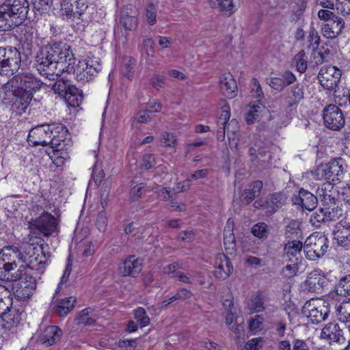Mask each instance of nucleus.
Wrapping results in <instances>:
<instances>
[{"mask_svg":"<svg viewBox=\"0 0 350 350\" xmlns=\"http://www.w3.org/2000/svg\"><path fill=\"white\" fill-rule=\"evenodd\" d=\"M72 51L70 46L64 42H55L42 48L36 57L37 70L42 75H46L50 80L54 76H60L72 67Z\"/></svg>","mask_w":350,"mask_h":350,"instance_id":"nucleus-1","label":"nucleus"},{"mask_svg":"<svg viewBox=\"0 0 350 350\" xmlns=\"http://www.w3.org/2000/svg\"><path fill=\"white\" fill-rule=\"evenodd\" d=\"M46 85L29 71H22L6 82L3 85L5 92H11L15 97L13 107L18 113L25 112L32 100L33 94Z\"/></svg>","mask_w":350,"mask_h":350,"instance_id":"nucleus-2","label":"nucleus"},{"mask_svg":"<svg viewBox=\"0 0 350 350\" xmlns=\"http://www.w3.org/2000/svg\"><path fill=\"white\" fill-rule=\"evenodd\" d=\"M68 135V129L60 123L41 124L31 129L27 137L30 146H45L57 145V142H64Z\"/></svg>","mask_w":350,"mask_h":350,"instance_id":"nucleus-3","label":"nucleus"},{"mask_svg":"<svg viewBox=\"0 0 350 350\" xmlns=\"http://www.w3.org/2000/svg\"><path fill=\"white\" fill-rule=\"evenodd\" d=\"M24 252L25 254H22L14 249V257L21 262L18 269L31 273L33 270H40L44 268L47 258L40 246L27 243L24 245Z\"/></svg>","mask_w":350,"mask_h":350,"instance_id":"nucleus-4","label":"nucleus"},{"mask_svg":"<svg viewBox=\"0 0 350 350\" xmlns=\"http://www.w3.org/2000/svg\"><path fill=\"white\" fill-rule=\"evenodd\" d=\"M73 61L70 65L72 68L66 70L68 74H73L75 79L81 83H85L92 80L100 70L101 64L100 59L96 57H88L80 60L76 64V59L72 53Z\"/></svg>","mask_w":350,"mask_h":350,"instance_id":"nucleus-5","label":"nucleus"},{"mask_svg":"<svg viewBox=\"0 0 350 350\" xmlns=\"http://www.w3.org/2000/svg\"><path fill=\"white\" fill-rule=\"evenodd\" d=\"M346 169L344 159L337 158L319 165L314 172V176L317 180H325L336 185L343 179Z\"/></svg>","mask_w":350,"mask_h":350,"instance_id":"nucleus-6","label":"nucleus"},{"mask_svg":"<svg viewBox=\"0 0 350 350\" xmlns=\"http://www.w3.org/2000/svg\"><path fill=\"white\" fill-rule=\"evenodd\" d=\"M21 64V53L15 47H0V75L8 77L13 76Z\"/></svg>","mask_w":350,"mask_h":350,"instance_id":"nucleus-7","label":"nucleus"},{"mask_svg":"<svg viewBox=\"0 0 350 350\" xmlns=\"http://www.w3.org/2000/svg\"><path fill=\"white\" fill-rule=\"evenodd\" d=\"M329 299H311L306 301L302 308V313L312 323H319L326 320L330 312Z\"/></svg>","mask_w":350,"mask_h":350,"instance_id":"nucleus-8","label":"nucleus"},{"mask_svg":"<svg viewBox=\"0 0 350 350\" xmlns=\"http://www.w3.org/2000/svg\"><path fill=\"white\" fill-rule=\"evenodd\" d=\"M328 247L327 238L321 232H316L305 241L304 251L306 258L310 260H315L324 256Z\"/></svg>","mask_w":350,"mask_h":350,"instance_id":"nucleus-9","label":"nucleus"},{"mask_svg":"<svg viewBox=\"0 0 350 350\" xmlns=\"http://www.w3.org/2000/svg\"><path fill=\"white\" fill-rule=\"evenodd\" d=\"M62 14L67 18H72L77 24L87 23L88 16L85 12L88 8L87 0H64L62 3Z\"/></svg>","mask_w":350,"mask_h":350,"instance_id":"nucleus-10","label":"nucleus"},{"mask_svg":"<svg viewBox=\"0 0 350 350\" xmlns=\"http://www.w3.org/2000/svg\"><path fill=\"white\" fill-rule=\"evenodd\" d=\"M340 78V70L333 66L322 67L318 74L320 84L324 89L329 91H336Z\"/></svg>","mask_w":350,"mask_h":350,"instance_id":"nucleus-11","label":"nucleus"},{"mask_svg":"<svg viewBox=\"0 0 350 350\" xmlns=\"http://www.w3.org/2000/svg\"><path fill=\"white\" fill-rule=\"evenodd\" d=\"M31 228L36 229L44 236L52 234L57 230V221L51 214L43 211L38 217L32 219Z\"/></svg>","mask_w":350,"mask_h":350,"instance_id":"nucleus-12","label":"nucleus"},{"mask_svg":"<svg viewBox=\"0 0 350 350\" xmlns=\"http://www.w3.org/2000/svg\"><path fill=\"white\" fill-rule=\"evenodd\" d=\"M14 255V249L5 247L0 252V279L2 280H12L15 273L12 271L17 267L15 260H12V255Z\"/></svg>","mask_w":350,"mask_h":350,"instance_id":"nucleus-13","label":"nucleus"},{"mask_svg":"<svg viewBox=\"0 0 350 350\" xmlns=\"http://www.w3.org/2000/svg\"><path fill=\"white\" fill-rule=\"evenodd\" d=\"M329 282V279L327 278V275L325 274L321 269H317L308 274L304 285L308 291L320 293L328 285Z\"/></svg>","mask_w":350,"mask_h":350,"instance_id":"nucleus-14","label":"nucleus"},{"mask_svg":"<svg viewBox=\"0 0 350 350\" xmlns=\"http://www.w3.org/2000/svg\"><path fill=\"white\" fill-rule=\"evenodd\" d=\"M323 120L327 127L334 131L340 129L345 124L341 110L334 105H329L323 110Z\"/></svg>","mask_w":350,"mask_h":350,"instance_id":"nucleus-15","label":"nucleus"},{"mask_svg":"<svg viewBox=\"0 0 350 350\" xmlns=\"http://www.w3.org/2000/svg\"><path fill=\"white\" fill-rule=\"evenodd\" d=\"M230 118V108L228 106H225L222 108L220 116L217 120V137L218 140H224L226 132H227L228 139H231V137L229 135L230 127L235 129L237 126V122L235 120H232L228 122Z\"/></svg>","mask_w":350,"mask_h":350,"instance_id":"nucleus-16","label":"nucleus"},{"mask_svg":"<svg viewBox=\"0 0 350 350\" xmlns=\"http://www.w3.org/2000/svg\"><path fill=\"white\" fill-rule=\"evenodd\" d=\"M5 5V8L18 22L22 24L29 10V2L27 0H5L2 3Z\"/></svg>","mask_w":350,"mask_h":350,"instance_id":"nucleus-17","label":"nucleus"},{"mask_svg":"<svg viewBox=\"0 0 350 350\" xmlns=\"http://www.w3.org/2000/svg\"><path fill=\"white\" fill-rule=\"evenodd\" d=\"M110 192V186L104 183L100 190V202L102 208L105 209L108 206V198ZM108 224L107 213L105 210L100 211L98 214L96 226L99 231L105 232Z\"/></svg>","mask_w":350,"mask_h":350,"instance_id":"nucleus-18","label":"nucleus"},{"mask_svg":"<svg viewBox=\"0 0 350 350\" xmlns=\"http://www.w3.org/2000/svg\"><path fill=\"white\" fill-rule=\"evenodd\" d=\"M8 310H2L0 313V317L3 321V327L6 329H11L14 327H16L21 323V314L19 310L15 308L11 307L12 301L11 299L7 298Z\"/></svg>","mask_w":350,"mask_h":350,"instance_id":"nucleus-19","label":"nucleus"},{"mask_svg":"<svg viewBox=\"0 0 350 350\" xmlns=\"http://www.w3.org/2000/svg\"><path fill=\"white\" fill-rule=\"evenodd\" d=\"M292 202L293 204L300 206L303 209L311 211L317 206V198L307 190L300 189L297 193L293 196Z\"/></svg>","mask_w":350,"mask_h":350,"instance_id":"nucleus-20","label":"nucleus"},{"mask_svg":"<svg viewBox=\"0 0 350 350\" xmlns=\"http://www.w3.org/2000/svg\"><path fill=\"white\" fill-rule=\"evenodd\" d=\"M321 337L328 341L345 344L346 339L344 336L342 329L336 323H329L323 328Z\"/></svg>","mask_w":350,"mask_h":350,"instance_id":"nucleus-21","label":"nucleus"},{"mask_svg":"<svg viewBox=\"0 0 350 350\" xmlns=\"http://www.w3.org/2000/svg\"><path fill=\"white\" fill-rule=\"evenodd\" d=\"M214 266V275L220 280H225L228 278L233 271L231 262L224 254H219L216 256Z\"/></svg>","mask_w":350,"mask_h":350,"instance_id":"nucleus-22","label":"nucleus"},{"mask_svg":"<svg viewBox=\"0 0 350 350\" xmlns=\"http://www.w3.org/2000/svg\"><path fill=\"white\" fill-rule=\"evenodd\" d=\"M138 25V21L135 16V12L131 6H126L121 11V17L120 19V25L126 31L135 30ZM122 32V36L126 40V33Z\"/></svg>","mask_w":350,"mask_h":350,"instance_id":"nucleus-23","label":"nucleus"},{"mask_svg":"<svg viewBox=\"0 0 350 350\" xmlns=\"http://www.w3.org/2000/svg\"><path fill=\"white\" fill-rule=\"evenodd\" d=\"M345 27L344 20L339 17H335L328 23L323 24L321 27L322 35L327 39H334L337 38Z\"/></svg>","mask_w":350,"mask_h":350,"instance_id":"nucleus-24","label":"nucleus"},{"mask_svg":"<svg viewBox=\"0 0 350 350\" xmlns=\"http://www.w3.org/2000/svg\"><path fill=\"white\" fill-rule=\"evenodd\" d=\"M286 196L283 193H275L271 195L269 201L262 202L261 200L256 201L254 205L257 208L269 209L270 213H275L277 210L282 208L286 202Z\"/></svg>","mask_w":350,"mask_h":350,"instance_id":"nucleus-25","label":"nucleus"},{"mask_svg":"<svg viewBox=\"0 0 350 350\" xmlns=\"http://www.w3.org/2000/svg\"><path fill=\"white\" fill-rule=\"evenodd\" d=\"M334 239L339 245H350V226L347 222H339L333 230Z\"/></svg>","mask_w":350,"mask_h":350,"instance_id":"nucleus-26","label":"nucleus"},{"mask_svg":"<svg viewBox=\"0 0 350 350\" xmlns=\"http://www.w3.org/2000/svg\"><path fill=\"white\" fill-rule=\"evenodd\" d=\"M323 210L325 211L327 222L336 221L342 214V209L336 206V200L330 196H324L323 200Z\"/></svg>","mask_w":350,"mask_h":350,"instance_id":"nucleus-27","label":"nucleus"},{"mask_svg":"<svg viewBox=\"0 0 350 350\" xmlns=\"http://www.w3.org/2000/svg\"><path fill=\"white\" fill-rule=\"evenodd\" d=\"M64 144L57 142V145L51 146L47 154L53 163L57 167L63 165L66 161L70 159L68 152L63 149Z\"/></svg>","mask_w":350,"mask_h":350,"instance_id":"nucleus-28","label":"nucleus"},{"mask_svg":"<svg viewBox=\"0 0 350 350\" xmlns=\"http://www.w3.org/2000/svg\"><path fill=\"white\" fill-rule=\"evenodd\" d=\"M5 8V5H0V31H5L13 29L21 25L18 20H16Z\"/></svg>","mask_w":350,"mask_h":350,"instance_id":"nucleus-29","label":"nucleus"},{"mask_svg":"<svg viewBox=\"0 0 350 350\" xmlns=\"http://www.w3.org/2000/svg\"><path fill=\"white\" fill-rule=\"evenodd\" d=\"M142 263L134 256L126 258L123 264L119 267V273L122 276L132 275L135 277L141 271Z\"/></svg>","mask_w":350,"mask_h":350,"instance_id":"nucleus-30","label":"nucleus"},{"mask_svg":"<svg viewBox=\"0 0 350 350\" xmlns=\"http://www.w3.org/2000/svg\"><path fill=\"white\" fill-rule=\"evenodd\" d=\"M305 86L303 83H297L291 87L288 94L285 98L288 107L297 106L304 99L305 94Z\"/></svg>","mask_w":350,"mask_h":350,"instance_id":"nucleus-31","label":"nucleus"},{"mask_svg":"<svg viewBox=\"0 0 350 350\" xmlns=\"http://www.w3.org/2000/svg\"><path fill=\"white\" fill-rule=\"evenodd\" d=\"M219 86L222 94L227 98H232L236 96L237 85L231 75L222 76L220 78Z\"/></svg>","mask_w":350,"mask_h":350,"instance_id":"nucleus-32","label":"nucleus"},{"mask_svg":"<svg viewBox=\"0 0 350 350\" xmlns=\"http://www.w3.org/2000/svg\"><path fill=\"white\" fill-rule=\"evenodd\" d=\"M302 248H304V246L301 241L287 240L284 247V255L288 258V260H299Z\"/></svg>","mask_w":350,"mask_h":350,"instance_id":"nucleus-33","label":"nucleus"},{"mask_svg":"<svg viewBox=\"0 0 350 350\" xmlns=\"http://www.w3.org/2000/svg\"><path fill=\"white\" fill-rule=\"evenodd\" d=\"M61 333L62 332L58 327L55 325L48 326L40 334L39 340L46 346H51L59 339Z\"/></svg>","mask_w":350,"mask_h":350,"instance_id":"nucleus-34","label":"nucleus"},{"mask_svg":"<svg viewBox=\"0 0 350 350\" xmlns=\"http://www.w3.org/2000/svg\"><path fill=\"white\" fill-rule=\"evenodd\" d=\"M21 280V286H25L27 289L35 291L36 288V280L32 275V273L25 271L24 269H18L12 280Z\"/></svg>","mask_w":350,"mask_h":350,"instance_id":"nucleus-35","label":"nucleus"},{"mask_svg":"<svg viewBox=\"0 0 350 350\" xmlns=\"http://www.w3.org/2000/svg\"><path fill=\"white\" fill-rule=\"evenodd\" d=\"M76 302V297L72 296L59 299L56 303L55 312L60 317H64L73 309Z\"/></svg>","mask_w":350,"mask_h":350,"instance_id":"nucleus-36","label":"nucleus"},{"mask_svg":"<svg viewBox=\"0 0 350 350\" xmlns=\"http://www.w3.org/2000/svg\"><path fill=\"white\" fill-rule=\"evenodd\" d=\"M64 97L68 105L72 107H79L83 100L81 90L72 85L70 88H68Z\"/></svg>","mask_w":350,"mask_h":350,"instance_id":"nucleus-37","label":"nucleus"},{"mask_svg":"<svg viewBox=\"0 0 350 350\" xmlns=\"http://www.w3.org/2000/svg\"><path fill=\"white\" fill-rule=\"evenodd\" d=\"M348 296L350 295V275L341 278L335 286L334 292H331L327 295V299H334V296Z\"/></svg>","mask_w":350,"mask_h":350,"instance_id":"nucleus-38","label":"nucleus"},{"mask_svg":"<svg viewBox=\"0 0 350 350\" xmlns=\"http://www.w3.org/2000/svg\"><path fill=\"white\" fill-rule=\"evenodd\" d=\"M299 220H291L285 227L284 235L286 240H298L302 234Z\"/></svg>","mask_w":350,"mask_h":350,"instance_id":"nucleus-39","label":"nucleus"},{"mask_svg":"<svg viewBox=\"0 0 350 350\" xmlns=\"http://www.w3.org/2000/svg\"><path fill=\"white\" fill-rule=\"evenodd\" d=\"M71 85H72L69 79L61 78L55 82L50 83L49 84L46 83V85H44L42 88L47 90V88H50L54 93L63 95L64 96L68 90V88H70Z\"/></svg>","mask_w":350,"mask_h":350,"instance_id":"nucleus-40","label":"nucleus"},{"mask_svg":"<svg viewBox=\"0 0 350 350\" xmlns=\"http://www.w3.org/2000/svg\"><path fill=\"white\" fill-rule=\"evenodd\" d=\"M264 109L262 104L256 100L254 103H251L249 106V109L245 115V120L248 124H253L258 120L260 113Z\"/></svg>","mask_w":350,"mask_h":350,"instance_id":"nucleus-41","label":"nucleus"},{"mask_svg":"<svg viewBox=\"0 0 350 350\" xmlns=\"http://www.w3.org/2000/svg\"><path fill=\"white\" fill-rule=\"evenodd\" d=\"M96 315L90 308H87L81 310L75 319L77 324L84 325H92L96 322Z\"/></svg>","mask_w":350,"mask_h":350,"instance_id":"nucleus-42","label":"nucleus"},{"mask_svg":"<svg viewBox=\"0 0 350 350\" xmlns=\"http://www.w3.org/2000/svg\"><path fill=\"white\" fill-rule=\"evenodd\" d=\"M217 4L221 12L230 16L237 10L239 0H219Z\"/></svg>","mask_w":350,"mask_h":350,"instance_id":"nucleus-43","label":"nucleus"},{"mask_svg":"<svg viewBox=\"0 0 350 350\" xmlns=\"http://www.w3.org/2000/svg\"><path fill=\"white\" fill-rule=\"evenodd\" d=\"M338 319L343 323H350V299L343 301L336 308Z\"/></svg>","mask_w":350,"mask_h":350,"instance_id":"nucleus-44","label":"nucleus"},{"mask_svg":"<svg viewBox=\"0 0 350 350\" xmlns=\"http://www.w3.org/2000/svg\"><path fill=\"white\" fill-rule=\"evenodd\" d=\"M293 64L295 66L298 72H304L308 67L307 57L304 50L300 51L295 55L293 59Z\"/></svg>","mask_w":350,"mask_h":350,"instance_id":"nucleus-45","label":"nucleus"},{"mask_svg":"<svg viewBox=\"0 0 350 350\" xmlns=\"http://www.w3.org/2000/svg\"><path fill=\"white\" fill-rule=\"evenodd\" d=\"M152 191L153 193L157 194L159 198L164 201H169L174 195L170 188L164 187L158 185L153 187L152 188Z\"/></svg>","mask_w":350,"mask_h":350,"instance_id":"nucleus-46","label":"nucleus"},{"mask_svg":"<svg viewBox=\"0 0 350 350\" xmlns=\"http://www.w3.org/2000/svg\"><path fill=\"white\" fill-rule=\"evenodd\" d=\"M264 318L260 315H255L248 322L250 331L256 334L263 328Z\"/></svg>","mask_w":350,"mask_h":350,"instance_id":"nucleus-47","label":"nucleus"},{"mask_svg":"<svg viewBox=\"0 0 350 350\" xmlns=\"http://www.w3.org/2000/svg\"><path fill=\"white\" fill-rule=\"evenodd\" d=\"M249 309L254 312H261L265 310L264 301L260 295L254 296L248 304Z\"/></svg>","mask_w":350,"mask_h":350,"instance_id":"nucleus-48","label":"nucleus"},{"mask_svg":"<svg viewBox=\"0 0 350 350\" xmlns=\"http://www.w3.org/2000/svg\"><path fill=\"white\" fill-rule=\"evenodd\" d=\"M291 264H287L282 270V275L286 278H291L294 277L298 271V262L299 260H289Z\"/></svg>","mask_w":350,"mask_h":350,"instance_id":"nucleus-49","label":"nucleus"},{"mask_svg":"<svg viewBox=\"0 0 350 350\" xmlns=\"http://www.w3.org/2000/svg\"><path fill=\"white\" fill-rule=\"evenodd\" d=\"M135 318L141 327L147 326L149 324L150 319L146 314L145 310L139 307L135 311Z\"/></svg>","mask_w":350,"mask_h":350,"instance_id":"nucleus-50","label":"nucleus"},{"mask_svg":"<svg viewBox=\"0 0 350 350\" xmlns=\"http://www.w3.org/2000/svg\"><path fill=\"white\" fill-rule=\"evenodd\" d=\"M252 232L258 238H266L268 234L267 225L265 223L256 224L252 227Z\"/></svg>","mask_w":350,"mask_h":350,"instance_id":"nucleus-51","label":"nucleus"},{"mask_svg":"<svg viewBox=\"0 0 350 350\" xmlns=\"http://www.w3.org/2000/svg\"><path fill=\"white\" fill-rule=\"evenodd\" d=\"M157 10L156 6L150 3L146 8V19L150 25H154L157 22Z\"/></svg>","mask_w":350,"mask_h":350,"instance_id":"nucleus-52","label":"nucleus"},{"mask_svg":"<svg viewBox=\"0 0 350 350\" xmlns=\"http://www.w3.org/2000/svg\"><path fill=\"white\" fill-rule=\"evenodd\" d=\"M325 213L323 210V206L321 208L319 211L312 213L310 217V221L313 225L320 226L321 223H326V217Z\"/></svg>","mask_w":350,"mask_h":350,"instance_id":"nucleus-53","label":"nucleus"},{"mask_svg":"<svg viewBox=\"0 0 350 350\" xmlns=\"http://www.w3.org/2000/svg\"><path fill=\"white\" fill-rule=\"evenodd\" d=\"M267 84L273 89L281 92L284 89V81L280 77H270L267 79Z\"/></svg>","mask_w":350,"mask_h":350,"instance_id":"nucleus-54","label":"nucleus"},{"mask_svg":"<svg viewBox=\"0 0 350 350\" xmlns=\"http://www.w3.org/2000/svg\"><path fill=\"white\" fill-rule=\"evenodd\" d=\"M245 263L247 267L254 269L260 268L265 265L261 258L253 256H247L245 259Z\"/></svg>","mask_w":350,"mask_h":350,"instance_id":"nucleus-55","label":"nucleus"},{"mask_svg":"<svg viewBox=\"0 0 350 350\" xmlns=\"http://www.w3.org/2000/svg\"><path fill=\"white\" fill-rule=\"evenodd\" d=\"M336 7L338 12L344 16L350 14V0H337Z\"/></svg>","mask_w":350,"mask_h":350,"instance_id":"nucleus-56","label":"nucleus"},{"mask_svg":"<svg viewBox=\"0 0 350 350\" xmlns=\"http://www.w3.org/2000/svg\"><path fill=\"white\" fill-rule=\"evenodd\" d=\"M165 79L166 78L164 75L154 74L150 79V84L154 88L159 90L164 87Z\"/></svg>","mask_w":350,"mask_h":350,"instance_id":"nucleus-57","label":"nucleus"},{"mask_svg":"<svg viewBox=\"0 0 350 350\" xmlns=\"http://www.w3.org/2000/svg\"><path fill=\"white\" fill-rule=\"evenodd\" d=\"M262 338L260 337L254 338L247 342L244 350H260L262 347Z\"/></svg>","mask_w":350,"mask_h":350,"instance_id":"nucleus-58","label":"nucleus"},{"mask_svg":"<svg viewBox=\"0 0 350 350\" xmlns=\"http://www.w3.org/2000/svg\"><path fill=\"white\" fill-rule=\"evenodd\" d=\"M191 181L190 178H187L183 181L177 183L173 188V191L174 192V195L176 193L184 192L189 190L191 188Z\"/></svg>","mask_w":350,"mask_h":350,"instance_id":"nucleus-59","label":"nucleus"},{"mask_svg":"<svg viewBox=\"0 0 350 350\" xmlns=\"http://www.w3.org/2000/svg\"><path fill=\"white\" fill-rule=\"evenodd\" d=\"M335 100L340 106L350 107V90L345 92L342 96H336Z\"/></svg>","mask_w":350,"mask_h":350,"instance_id":"nucleus-60","label":"nucleus"},{"mask_svg":"<svg viewBox=\"0 0 350 350\" xmlns=\"http://www.w3.org/2000/svg\"><path fill=\"white\" fill-rule=\"evenodd\" d=\"M35 37L32 29H25L24 33L21 36V40L29 47L32 45Z\"/></svg>","mask_w":350,"mask_h":350,"instance_id":"nucleus-61","label":"nucleus"},{"mask_svg":"<svg viewBox=\"0 0 350 350\" xmlns=\"http://www.w3.org/2000/svg\"><path fill=\"white\" fill-rule=\"evenodd\" d=\"M224 245L226 252L232 254L236 248L234 237H224Z\"/></svg>","mask_w":350,"mask_h":350,"instance_id":"nucleus-62","label":"nucleus"},{"mask_svg":"<svg viewBox=\"0 0 350 350\" xmlns=\"http://www.w3.org/2000/svg\"><path fill=\"white\" fill-rule=\"evenodd\" d=\"M317 15L318 17L321 20L324 21L325 23H328L329 21H332V19L335 18V17L338 16L332 11L325 9H321L319 10Z\"/></svg>","mask_w":350,"mask_h":350,"instance_id":"nucleus-63","label":"nucleus"},{"mask_svg":"<svg viewBox=\"0 0 350 350\" xmlns=\"http://www.w3.org/2000/svg\"><path fill=\"white\" fill-rule=\"evenodd\" d=\"M161 142L167 146L174 147L176 143V136L173 133H163Z\"/></svg>","mask_w":350,"mask_h":350,"instance_id":"nucleus-64","label":"nucleus"}]
</instances>
